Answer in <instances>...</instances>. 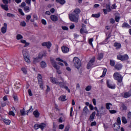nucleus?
Masks as SVG:
<instances>
[{
    "instance_id": "nucleus-1",
    "label": "nucleus",
    "mask_w": 131,
    "mask_h": 131,
    "mask_svg": "<svg viewBox=\"0 0 131 131\" xmlns=\"http://www.w3.org/2000/svg\"><path fill=\"white\" fill-rule=\"evenodd\" d=\"M73 62L74 63V66L77 69H79L81 67V61L77 57H75L73 58Z\"/></svg>"
},
{
    "instance_id": "nucleus-2",
    "label": "nucleus",
    "mask_w": 131,
    "mask_h": 131,
    "mask_svg": "<svg viewBox=\"0 0 131 131\" xmlns=\"http://www.w3.org/2000/svg\"><path fill=\"white\" fill-rule=\"evenodd\" d=\"M60 80H61L62 82L58 83L60 88H61V89H65L68 93H70V89L68 88V86H66V81H64V79L62 78V77H60Z\"/></svg>"
},
{
    "instance_id": "nucleus-3",
    "label": "nucleus",
    "mask_w": 131,
    "mask_h": 131,
    "mask_svg": "<svg viewBox=\"0 0 131 131\" xmlns=\"http://www.w3.org/2000/svg\"><path fill=\"white\" fill-rule=\"evenodd\" d=\"M113 76L114 79H115V80H117L118 82H119L120 83L122 82V79L123 78V77L121 76V74H120V73L116 72L114 73Z\"/></svg>"
},
{
    "instance_id": "nucleus-4",
    "label": "nucleus",
    "mask_w": 131,
    "mask_h": 131,
    "mask_svg": "<svg viewBox=\"0 0 131 131\" xmlns=\"http://www.w3.org/2000/svg\"><path fill=\"white\" fill-rule=\"evenodd\" d=\"M69 18L71 22H78V16L76 15L74 13L69 14Z\"/></svg>"
},
{
    "instance_id": "nucleus-5",
    "label": "nucleus",
    "mask_w": 131,
    "mask_h": 131,
    "mask_svg": "<svg viewBox=\"0 0 131 131\" xmlns=\"http://www.w3.org/2000/svg\"><path fill=\"white\" fill-rule=\"evenodd\" d=\"M117 60H120L121 61H126V60H128V55H127V54H125L124 55L119 54L117 55Z\"/></svg>"
},
{
    "instance_id": "nucleus-6",
    "label": "nucleus",
    "mask_w": 131,
    "mask_h": 131,
    "mask_svg": "<svg viewBox=\"0 0 131 131\" xmlns=\"http://www.w3.org/2000/svg\"><path fill=\"white\" fill-rule=\"evenodd\" d=\"M38 82L40 87L41 90L43 89V81H42V77L40 74H38L37 76Z\"/></svg>"
},
{
    "instance_id": "nucleus-7",
    "label": "nucleus",
    "mask_w": 131,
    "mask_h": 131,
    "mask_svg": "<svg viewBox=\"0 0 131 131\" xmlns=\"http://www.w3.org/2000/svg\"><path fill=\"white\" fill-rule=\"evenodd\" d=\"M34 127L35 129H38V128H40L42 130L43 128H45V127H46V124L43 123L40 124H35Z\"/></svg>"
},
{
    "instance_id": "nucleus-8",
    "label": "nucleus",
    "mask_w": 131,
    "mask_h": 131,
    "mask_svg": "<svg viewBox=\"0 0 131 131\" xmlns=\"http://www.w3.org/2000/svg\"><path fill=\"white\" fill-rule=\"evenodd\" d=\"M95 57H93L89 61V62L87 64V69H91L92 67H93V65H94L93 63L95 62Z\"/></svg>"
},
{
    "instance_id": "nucleus-9",
    "label": "nucleus",
    "mask_w": 131,
    "mask_h": 131,
    "mask_svg": "<svg viewBox=\"0 0 131 131\" xmlns=\"http://www.w3.org/2000/svg\"><path fill=\"white\" fill-rule=\"evenodd\" d=\"M50 61L51 62L52 66L55 69H57V70L60 69V67L57 65V63H56V61H55V60H54L53 59H51Z\"/></svg>"
},
{
    "instance_id": "nucleus-10",
    "label": "nucleus",
    "mask_w": 131,
    "mask_h": 131,
    "mask_svg": "<svg viewBox=\"0 0 131 131\" xmlns=\"http://www.w3.org/2000/svg\"><path fill=\"white\" fill-rule=\"evenodd\" d=\"M110 81L109 80H106V84H107V86L109 88V89H112L113 90L114 89H115V84H112V83H110Z\"/></svg>"
},
{
    "instance_id": "nucleus-11",
    "label": "nucleus",
    "mask_w": 131,
    "mask_h": 131,
    "mask_svg": "<svg viewBox=\"0 0 131 131\" xmlns=\"http://www.w3.org/2000/svg\"><path fill=\"white\" fill-rule=\"evenodd\" d=\"M42 47H47V49H50L52 47V43L51 42H45L42 43Z\"/></svg>"
},
{
    "instance_id": "nucleus-12",
    "label": "nucleus",
    "mask_w": 131,
    "mask_h": 131,
    "mask_svg": "<svg viewBox=\"0 0 131 131\" xmlns=\"http://www.w3.org/2000/svg\"><path fill=\"white\" fill-rule=\"evenodd\" d=\"M61 51L64 54H67L69 52V48L66 46H62L61 47Z\"/></svg>"
},
{
    "instance_id": "nucleus-13",
    "label": "nucleus",
    "mask_w": 131,
    "mask_h": 131,
    "mask_svg": "<svg viewBox=\"0 0 131 131\" xmlns=\"http://www.w3.org/2000/svg\"><path fill=\"white\" fill-rule=\"evenodd\" d=\"M80 33L82 34L83 33H86V28L84 24H82V28L80 30Z\"/></svg>"
},
{
    "instance_id": "nucleus-14",
    "label": "nucleus",
    "mask_w": 131,
    "mask_h": 131,
    "mask_svg": "<svg viewBox=\"0 0 131 131\" xmlns=\"http://www.w3.org/2000/svg\"><path fill=\"white\" fill-rule=\"evenodd\" d=\"M113 127L114 131H119L120 129V125H119L117 123H115Z\"/></svg>"
},
{
    "instance_id": "nucleus-15",
    "label": "nucleus",
    "mask_w": 131,
    "mask_h": 131,
    "mask_svg": "<svg viewBox=\"0 0 131 131\" xmlns=\"http://www.w3.org/2000/svg\"><path fill=\"white\" fill-rule=\"evenodd\" d=\"M95 116H96V112H93L92 114L90 115L89 118V121L90 122L94 121V119H95Z\"/></svg>"
},
{
    "instance_id": "nucleus-16",
    "label": "nucleus",
    "mask_w": 131,
    "mask_h": 131,
    "mask_svg": "<svg viewBox=\"0 0 131 131\" xmlns=\"http://www.w3.org/2000/svg\"><path fill=\"white\" fill-rule=\"evenodd\" d=\"M115 69L116 70H121L122 69V64L121 63H117L115 65Z\"/></svg>"
},
{
    "instance_id": "nucleus-17",
    "label": "nucleus",
    "mask_w": 131,
    "mask_h": 131,
    "mask_svg": "<svg viewBox=\"0 0 131 131\" xmlns=\"http://www.w3.org/2000/svg\"><path fill=\"white\" fill-rule=\"evenodd\" d=\"M51 82H52V83H54V84H57V85H59V83L61 82H58V80L55 78H51L50 79Z\"/></svg>"
},
{
    "instance_id": "nucleus-18",
    "label": "nucleus",
    "mask_w": 131,
    "mask_h": 131,
    "mask_svg": "<svg viewBox=\"0 0 131 131\" xmlns=\"http://www.w3.org/2000/svg\"><path fill=\"white\" fill-rule=\"evenodd\" d=\"M23 55L24 56V58H27L28 57H30L29 53H28V52H27V50H23Z\"/></svg>"
},
{
    "instance_id": "nucleus-19",
    "label": "nucleus",
    "mask_w": 131,
    "mask_h": 131,
    "mask_svg": "<svg viewBox=\"0 0 131 131\" xmlns=\"http://www.w3.org/2000/svg\"><path fill=\"white\" fill-rule=\"evenodd\" d=\"M4 26L1 29V32H2L3 34H5L6 32H7V23H4Z\"/></svg>"
},
{
    "instance_id": "nucleus-20",
    "label": "nucleus",
    "mask_w": 131,
    "mask_h": 131,
    "mask_svg": "<svg viewBox=\"0 0 131 131\" xmlns=\"http://www.w3.org/2000/svg\"><path fill=\"white\" fill-rule=\"evenodd\" d=\"M47 56V53L45 52H41L39 53L38 58L39 59H42V57H46Z\"/></svg>"
},
{
    "instance_id": "nucleus-21",
    "label": "nucleus",
    "mask_w": 131,
    "mask_h": 131,
    "mask_svg": "<svg viewBox=\"0 0 131 131\" xmlns=\"http://www.w3.org/2000/svg\"><path fill=\"white\" fill-rule=\"evenodd\" d=\"M50 18L52 21H53V22H56V21H58V16H57V15H51Z\"/></svg>"
},
{
    "instance_id": "nucleus-22",
    "label": "nucleus",
    "mask_w": 131,
    "mask_h": 131,
    "mask_svg": "<svg viewBox=\"0 0 131 131\" xmlns=\"http://www.w3.org/2000/svg\"><path fill=\"white\" fill-rule=\"evenodd\" d=\"M80 13V9H78V8H76L73 14H74L75 15L78 16V14H79Z\"/></svg>"
},
{
    "instance_id": "nucleus-23",
    "label": "nucleus",
    "mask_w": 131,
    "mask_h": 131,
    "mask_svg": "<svg viewBox=\"0 0 131 131\" xmlns=\"http://www.w3.org/2000/svg\"><path fill=\"white\" fill-rule=\"evenodd\" d=\"M98 57H97V60H99L101 61L102 59H103V57H104V54L103 53H98Z\"/></svg>"
},
{
    "instance_id": "nucleus-24",
    "label": "nucleus",
    "mask_w": 131,
    "mask_h": 131,
    "mask_svg": "<svg viewBox=\"0 0 131 131\" xmlns=\"http://www.w3.org/2000/svg\"><path fill=\"white\" fill-rule=\"evenodd\" d=\"M56 3L60 4V5H64L66 3L65 0H56Z\"/></svg>"
},
{
    "instance_id": "nucleus-25",
    "label": "nucleus",
    "mask_w": 131,
    "mask_h": 131,
    "mask_svg": "<svg viewBox=\"0 0 131 131\" xmlns=\"http://www.w3.org/2000/svg\"><path fill=\"white\" fill-rule=\"evenodd\" d=\"M114 47H115L116 49L117 50H119V49H120V48H121V45H120V43H115L114 44Z\"/></svg>"
},
{
    "instance_id": "nucleus-26",
    "label": "nucleus",
    "mask_w": 131,
    "mask_h": 131,
    "mask_svg": "<svg viewBox=\"0 0 131 131\" xmlns=\"http://www.w3.org/2000/svg\"><path fill=\"white\" fill-rule=\"evenodd\" d=\"M131 96V92H126L124 94V97L126 98H129V97Z\"/></svg>"
},
{
    "instance_id": "nucleus-27",
    "label": "nucleus",
    "mask_w": 131,
    "mask_h": 131,
    "mask_svg": "<svg viewBox=\"0 0 131 131\" xmlns=\"http://www.w3.org/2000/svg\"><path fill=\"white\" fill-rule=\"evenodd\" d=\"M83 113L85 115H86V114L89 113V108H88V107L86 106H85L83 109Z\"/></svg>"
},
{
    "instance_id": "nucleus-28",
    "label": "nucleus",
    "mask_w": 131,
    "mask_h": 131,
    "mask_svg": "<svg viewBox=\"0 0 131 131\" xmlns=\"http://www.w3.org/2000/svg\"><path fill=\"white\" fill-rule=\"evenodd\" d=\"M122 27L126 28H130L131 27L128 24L126 23H124L122 26Z\"/></svg>"
},
{
    "instance_id": "nucleus-29",
    "label": "nucleus",
    "mask_w": 131,
    "mask_h": 131,
    "mask_svg": "<svg viewBox=\"0 0 131 131\" xmlns=\"http://www.w3.org/2000/svg\"><path fill=\"white\" fill-rule=\"evenodd\" d=\"M33 114L35 116V117H36L37 118L39 117V113L38 112V110H36L34 111Z\"/></svg>"
},
{
    "instance_id": "nucleus-30",
    "label": "nucleus",
    "mask_w": 131,
    "mask_h": 131,
    "mask_svg": "<svg viewBox=\"0 0 131 131\" xmlns=\"http://www.w3.org/2000/svg\"><path fill=\"white\" fill-rule=\"evenodd\" d=\"M40 67L41 68H46L47 67V63L44 61L40 62Z\"/></svg>"
},
{
    "instance_id": "nucleus-31",
    "label": "nucleus",
    "mask_w": 131,
    "mask_h": 131,
    "mask_svg": "<svg viewBox=\"0 0 131 131\" xmlns=\"http://www.w3.org/2000/svg\"><path fill=\"white\" fill-rule=\"evenodd\" d=\"M21 42L22 43H25L24 48H26V47H28V46H29V43L26 42V40H21Z\"/></svg>"
},
{
    "instance_id": "nucleus-32",
    "label": "nucleus",
    "mask_w": 131,
    "mask_h": 131,
    "mask_svg": "<svg viewBox=\"0 0 131 131\" xmlns=\"http://www.w3.org/2000/svg\"><path fill=\"white\" fill-rule=\"evenodd\" d=\"M110 106H112V104L111 103H106L105 104V107L107 110H110Z\"/></svg>"
},
{
    "instance_id": "nucleus-33",
    "label": "nucleus",
    "mask_w": 131,
    "mask_h": 131,
    "mask_svg": "<svg viewBox=\"0 0 131 131\" xmlns=\"http://www.w3.org/2000/svg\"><path fill=\"white\" fill-rule=\"evenodd\" d=\"M59 100H61V101H62V102H65V101H66V96L63 95V96H61L59 97Z\"/></svg>"
},
{
    "instance_id": "nucleus-34",
    "label": "nucleus",
    "mask_w": 131,
    "mask_h": 131,
    "mask_svg": "<svg viewBox=\"0 0 131 131\" xmlns=\"http://www.w3.org/2000/svg\"><path fill=\"white\" fill-rule=\"evenodd\" d=\"M110 64L112 67L115 66V61L114 60L111 59V60H110Z\"/></svg>"
},
{
    "instance_id": "nucleus-35",
    "label": "nucleus",
    "mask_w": 131,
    "mask_h": 131,
    "mask_svg": "<svg viewBox=\"0 0 131 131\" xmlns=\"http://www.w3.org/2000/svg\"><path fill=\"white\" fill-rule=\"evenodd\" d=\"M122 122L123 123H124L125 124L127 123V120H126V118H125V117H122Z\"/></svg>"
},
{
    "instance_id": "nucleus-36",
    "label": "nucleus",
    "mask_w": 131,
    "mask_h": 131,
    "mask_svg": "<svg viewBox=\"0 0 131 131\" xmlns=\"http://www.w3.org/2000/svg\"><path fill=\"white\" fill-rule=\"evenodd\" d=\"M94 41V38H91L90 39H89V45H90V46L91 47H93V42Z\"/></svg>"
},
{
    "instance_id": "nucleus-37",
    "label": "nucleus",
    "mask_w": 131,
    "mask_h": 131,
    "mask_svg": "<svg viewBox=\"0 0 131 131\" xmlns=\"http://www.w3.org/2000/svg\"><path fill=\"white\" fill-rule=\"evenodd\" d=\"M3 122L5 123V124H7V125H9V124L11 123V121L9 120L4 119Z\"/></svg>"
},
{
    "instance_id": "nucleus-38",
    "label": "nucleus",
    "mask_w": 131,
    "mask_h": 131,
    "mask_svg": "<svg viewBox=\"0 0 131 131\" xmlns=\"http://www.w3.org/2000/svg\"><path fill=\"white\" fill-rule=\"evenodd\" d=\"M107 12H111V8H110V4H107L106 5Z\"/></svg>"
},
{
    "instance_id": "nucleus-39",
    "label": "nucleus",
    "mask_w": 131,
    "mask_h": 131,
    "mask_svg": "<svg viewBox=\"0 0 131 131\" xmlns=\"http://www.w3.org/2000/svg\"><path fill=\"white\" fill-rule=\"evenodd\" d=\"M39 58H38V57H37L36 58H34L33 61V63L34 64H36V63H38V62H39Z\"/></svg>"
},
{
    "instance_id": "nucleus-40",
    "label": "nucleus",
    "mask_w": 131,
    "mask_h": 131,
    "mask_svg": "<svg viewBox=\"0 0 131 131\" xmlns=\"http://www.w3.org/2000/svg\"><path fill=\"white\" fill-rule=\"evenodd\" d=\"M20 113L22 115V116H25L26 114H25V110L24 108H23V110H20Z\"/></svg>"
},
{
    "instance_id": "nucleus-41",
    "label": "nucleus",
    "mask_w": 131,
    "mask_h": 131,
    "mask_svg": "<svg viewBox=\"0 0 131 131\" xmlns=\"http://www.w3.org/2000/svg\"><path fill=\"white\" fill-rule=\"evenodd\" d=\"M2 9H4L5 10V11H8L9 10V8H8V5H2L1 6Z\"/></svg>"
},
{
    "instance_id": "nucleus-42",
    "label": "nucleus",
    "mask_w": 131,
    "mask_h": 131,
    "mask_svg": "<svg viewBox=\"0 0 131 131\" xmlns=\"http://www.w3.org/2000/svg\"><path fill=\"white\" fill-rule=\"evenodd\" d=\"M29 57H30L24 58L25 62H26L27 63H28L29 64L31 62L30 59H29Z\"/></svg>"
},
{
    "instance_id": "nucleus-43",
    "label": "nucleus",
    "mask_w": 131,
    "mask_h": 131,
    "mask_svg": "<svg viewBox=\"0 0 131 131\" xmlns=\"http://www.w3.org/2000/svg\"><path fill=\"white\" fill-rule=\"evenodd\" d=\"M107 73V69H104L102 73V75L100 76V77H104L105 75H106V73Z\"/></svg>"
},
{
    "instance_id": "nucleus-44",
    "label": "nucleus",
    "mask_w": 131,
    "mask_h": 131,
    "mask_svg": "<svg viewBox=\"0 0 131 131\" xmlns=\"http://www.w3.org/2000/svg\"><path fill=\"white\" fill-rule=\"evenodd\" d=\"M92 90V86L88 85L85 88L86 92H90Z\"/></svg>"
},
{
    "instance_id": "nucleus-45",
    "label": "nucleus",
    "mask_w": 131,
    "mask_h": 131,
    "mask_svg": "<svg viewBox=\"0 0 131 131\" xmlns=\"http://www.w3.org/2000/svg\"><path fill=\"white\" fill-rule=\"evenodd\" d=\"M23 38V36H22L21 34H17L16 36V39L19 40V39H22Z\"/></svg>"
},
{
    "instance_id": "nucleus-46",
    "label": "nucleus",
    "mask_w": 131,
    "mask_h": 131,
    "mask_svg": "<svg viewBox=\"0 0 131 131\" xmlns=\"http://www.w3.org/2000/svg\"><path fill=\"white\" fill-rule=\"evenodd\" d=\"M7 16L9 18H15V15L12 13H7Z\"/></svg>"
},
{
    "instance_id": "nucleus-47",
    "label": "nucleus",
    "mask_w": 131,
    "mask_h": 131,
    "mask_svg": "<svg viewBox=\"0 0 131 131\" xmlns=\"http://www.w3.org/2000/svg\"><path fill=\"white\" fill-rule=\"evenodd\" d=\"M4 91H5V93L6 94V95H9V88L8 87H6L5 89H4Z\"/></svg>"
},
{
    "instance_id": "nucleus-48",
    "label": "nucleus",
    "mask_w": 131,
    "mask_h": 131,
    "mask_svg": "<svg viewBox=\"0 0 131 131\" xmlns=\"http://www.w3.org/2000/svg\"><path fill=\"white\" fill-rule=\"evenodd\" d=\"M127 118L128 120H130L131 119V112H128L127 115Z\"/></svg>"
},
{
    "instance_id": "nucleus-49",
    "label": "nucleus",
    "mask_w": 131,
    "mask_h": 131,
    "mask_svg": "<svg viewBox=\"0 0 131 131\" xmlns=\"http://www.w3.org/2000/svg\"><path fill=\"white\" fill-rule=\"evenodd\" d=\"M109 112L111 113V114H115V113H117V111L114 110H109Z\"/></svg>"
},
{
    "instance_id": "nucleus-50",
    "label": "nucleus",
    "mask_w": 131,
    "mask_h": 131,
    "mask_svg": "<svg viewBox=\"0 0 131 131\" xmlns=\"http://www.w3.org/2000/svg\"><path fill=\"white\" fill-rule=\"evenodd\" d=\"M30 19H31V15H27V17H26V22H29V20Z\"/></svg>"
},
{
    "instance_id": "nucleus-51",
    "label": "nucleus",
    "mask_w": 131,
    "mask_h": 131,
    "mask_svg": "<svg viewBox=\"0 0 131 131\" xmlns=\"http://www.w3.org/2000/svg\"><path fill=\"white\" fill-rule=\"evenodd\" d=\"M92 17H94V18H99L100 17V13L92 14Z\"/></svg>"
},
{
    "instance_id": "nucleus-52",
    "label": "nucleus",
    "mask_w": 131,
    "mask_h": 131,
    "mask_svg": "<svg viewBox=\"0 0 131 131\" xmlns=\"http://www.w3.org/2000/svg\"><path fill=\"white\" fill-rule=\"evenodd\" d=\"M117 124H119L120 125V124H121V121L120 120V117H118L117 119Z\"/></svg>"
},
{
    "instance_id": "nucleus-53",
    "label": "nucleus",
    "mask_w": 131,
    "mask_h": 131,
    "mask_svg": "<svg viewBox=\"0 0 131 131\" xmlns=\"http://www.w3.org/2000/svg\"><path fill=\"white\" fill-rule=\"evenodd\" d=\"M21 71H23L24 74H27V70H26V68H21Z\"/></svg>"
},
{
    "instance_id": "nucleus-54",
    "label": "nucleus",
    "mask_w": 131,
    "mask_h": 131,
    "mask_svg": "<svg viewBox=\"0 0 131 131\" xmlns=\"http://www.w3.org/2000/svg\"><path fill=\"white\" fill-rule=\"evenodd\" d=\"M20 26H23V27H25V26H26V23L25 21H21L20 23Z\"/></svg>"
},
{
    "instance_id": "nucleus-55",
    "label": "nucleus",
    "mask_w": 131,
    "mask_h": 131,
    "mask_svg": "<svg viewBox=\"0 0 131 131\" xmlns=\"http://www.w3.org/2000/svg\"><path fill=\"white\" fill-rule=\"evenodd\" d=\"M110 22L112 24H114V23H115V20L114 19V18H112L110 19Z\"/></svg>"
},
{
    "instance_id": "nucleus-56",
    "label": "nucleus",
    "mask_w": 131,
    "mask_h": 131,
    "mask_svg": "<svg viewBox=\"0 0 131 131\" xmlns=\"http://www.w3.org/2000/svg\"><path fill=\"white\" fill-rule=\"evenodd\" d=\"M18 12L20 13V14L22 15V16H24V15H25L24 14V13L23 12V11H22L21 9H18Z\"/></svg>"
},
{
    "instance_id": "nucleus-57",
    "label": "nucleus",
    "mask_w": 131,
    "mask_h": 131,
    "mask_svg": "<svg viewBox=\"0 0 131 131\" xmlns=\"http://www.w3.org/2000/svg\"><path fill=\"white\" fill-rule=\"evenodd\" d=\"M32 111H33V108H32V106H31L30 109L27 111V112L29 113V112H32Z\"/></svg>"
},
{
    "instance_id": "nucleus-58",
    "label": "nucleus",
    "mask_w": 131,
    "mask_h": 131,
    "mask_svg": "<svg viewBox=\"0 0 131 131\" xmlns=\"http://www.w3.org/2000/svg\"><path fill=\"white\" fill-rule=\"evenodd\" d=\"M96 125H97V122L96 121H94L91 124V126H96Z\"/></svg>"
},
{
    "instance_id": "nucleus-59",
    "label": "nucleus",
    "mask_w": 131,
    "mask_h": 131,
    "mask_svg": "<svg viewBox=\"0 0 131 131\" xmlns=\"http://www.w3.org/2000/svg\"><path fill=\"white\" fill-rule=\"evenodd\" d=\"M120 19V16H116L115 17V21L116 22H119V20Z\"/></svg>"
},
{
    "instance_id": "nucleus-60",
    "label": "nucleus",
    "mask_w": 131,
    "mask_h": 131,
    "mask_svg": "<svg viewBox=\"0 0 131 131\" xmlns=\"http://www.w3.org/2000/svg\"><path fill=\"white\" fill-rule=\"evenodd\" d=\"M69 128H70V126H69V125L66 126L64 128V131H69Z\"/></svg>"
},
{
    "instance_id": "nucleus-61",
    "label": "nucleus",
    "mask_w": 131,
    "mask_h": 131,
    "mask_svg": "<svg viewBox=\"0 0 131 131\" xmlns=\"http://www.w3.org/2000/svg\"><path fill=\"white\" fill-rule=\"evenodd\" d=\"M28 94H29V96H30V97H31V96H32V92H31V90L29 89V90H28Z\"/></svg>"
},
{
    "instance_id": "nucleus-62",
    "label": "nucleus",
    "mask_w": 131,
    "mask_h": 131,
    "mask_svg": "<svg viewBox=\"0 0 131 131\" xmlns=\"http://www.w3.org/2000/svg\"><path fill=\"white\" fill-rule=\"evenodd\" d=\"M59 129H63L64 128V125L63 124H60L58 126Z\"/></svg>"
},
{
    "instance_id": "nucleus-63",
    "label": "nucleus",
    "mask_w": 131,
    "mask_h": 131,
    "mask_svg": "<svg viewBox=\"0 0 131 131\" xmlns=\"http://www.w3.org/2000/svg\"><path fill=\"white\" fill-rule=\"evenodd\" d=\"M9 115H12V116H15V113L13 111H10L9 113Z\"/></svg>"
},
{
    "instance_id": "nucleus-64",
    "label": "nucleus",
    "mask_w": 131,
    "mask_h": 131,
    "mask_svg": "<svg viewBox=\"0 0 131 131\" xmlns=\"http://www.w3.org/2000/svg\"><path fill=\"white\" fill-rule=\"evenodd\" d=\"M62 29H63V30H68V27H66V26H62L61 27Z\"/></svg>"
}]
</instances>
